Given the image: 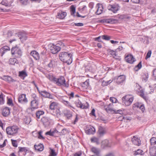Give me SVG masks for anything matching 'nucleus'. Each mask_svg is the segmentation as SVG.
I'll use <instances>...</instances> for the list:
<instances>
[{"label": "nucleus", "instance_id": "nucleus-42", "mask_svg": "<svg viewBox=\"0 0 156 156\" xmlns=\"http://www.w3.org/2000/svg\"><path fill=\"white\" fill-rule=\"evenodd\" d=\"M44 112L43 111H39L36 112V117L37 118L39 119L40 118V116L41 115L44 114Z\"/></svg>", "mask_w": 156, "mask_h": 156}, {"label": "nucleus", "instance_id": "nucleus-19", "mask_svg": "<svg viewBox=\"0 0 156 156\" xmlns=\"http://www.w3.org/2000/svg\"><path fill=\"white\" fill-rule=\"evenodd\" d=\"M91 151L96 156H101V151L99 149L95 147H92L91 149Z\"/></svg>", "mask_w": 156, "mask_h": 156}, {"label": "nucleus", "instance_id": "nucleus-32", "mask_svg": "<svg viewBox=\"0 0 156 156\" xmlns=\"http://www.w3.org/2000/svg\"><path fill=\"white\" fill-rule=\"evenodd\" d=\"M98 132L100 136H103L106 133V131L105 128L102 127H99V128Z\"/></svg>", "mask_w": 156, "mask_h": 156}, {"label": "nucleus", "instance_id": "nucleus-34", "mask_svg": "<svg viewBox=\"0 0 156 156\" xmlns=\"http://www.w3.org/2000/svg\"><path fill=\"white\" fill-rule=\"evenodd\" d=\"M64 114L68 119H70L72 116L71 113L68 110L65 111Z\"/></svg>", "mask_w": 156, "mask_h": 156}, {"label": "nucleus", "instance_id": "nucleus-27", "mask_svg": "<svg viewBox=\"0 0 156 156\" xmlns=\"http://www.w3.org/2000/svg\"><path fill=\"white\" fill-rule=\"evenodd\" d=\"M76 104L77 107H80L81 108L86 109L88 107L87 106H86L82 104L80 101L79 100L76 101Z\"/></svg>", "mask_w": 156, "mask_h": 156}, {"label": "nucleus", "instance_id": "nucleus-53", "mask_svg": "<svg viewBox=\"0 0 156 156\" xmlns=\"http://www.w3.org/2000/svg\"><path fill=\"white\" fill-rule=\"evenodd\" d=\"M7 104L11 106H13V104L12 103V100L11 99L9 98L8 99L7 102Z\"/></svg>", "mask_w": 156, "mask_h": 156}, {"label": "nucleus", "instance_id": "nucleus-47", "mask_svg": "<svg viewBox=\"0 0 156 156\" xmlns=\"http://www.w3.org/2000/svg\"><path fill=\"white\" fill-rule=\"evenodd\" d=\"M20 2L22 5H26L28 3V0H19Z\"/></svg>", "mask_w": 156, "mask_h": 156}, {"label": "nucleus", "instance_id": "nucleus-20", "mask_svg": "<svg viewBox=\"0 0 156 156\" xmlns=\"http://www.w3.org/2000/svg\"><path fill=\"white\" fill-rule=\"evenodd\" d=\"M112 146V144L111 142H109L108 140H105L101 142V147H110Z\"/></svg>", "mask_w": 156, "mask_h": 156}, {"label": "nucleus", "instance_id": "nucleus-49", "mask_svg": "<svg viewBox=\"0 0 156 156\" xmlns=\"http://www.w3.org/2000/svg\"><path fill=\"white\" fill-rule=\"evenodd\" d=\"M112 81L113 80H110L106 81L104 80L102 82V84L104 86L107 85L108 84L112 83Z\"/></svg>", "mask_w": 156, "mask_h": 156}, {"label": "nucleus", "instance_id": "nucleus-28", "mask_svg": "<svg viewBox=\"0 0 156 156\" xmlns=\"http://www.w3.org/2000/svg\"><path fill=\"white\" fill-rule=\"evenodd\" d=\"M51 103L50 105V108L51 110H55L57 107L58 105V103L55 102H52L51 101H50Z\"/></svg>", "mask_w": 156, "mask_h": 156}, {"label": "nucleus", "instance_id": "nucleus-41", "mask_svg": "<svg viewBox=\"0 0 156 156\" xmlns=\"http://www.w3.org/2000/svg\"><path fill=\"white\" fill-rule=\"evenodd\" d=\"M71 9V15L73 16H74L75 13V12L76 8L74 5H72L70 7Z\"/></svg>", "mask_w": 156, "mask_h": 156}, {"label": "nucleus", "instance_id": "nucleus-57", "mask_svg": "<svg viewBox=\"0 0 156 156\" xmlns=\"http://www.w3.org/2000/svg\"><path fill=\"white\" fill-rule=\"evenodd\" d=\"M54 132H51V131L47 132L45 133L46 135H49L51 136H53L54 135Z\"/></svg>", "mask_w": 156, "mask_h": 156}, {"label": "nucleus", "instance_id": "nucleus-7", "mask_svg": "<svg viewBox=\"0 0 156 156\" xmlns=\"http://www.w3.org/2000/svg\"><path fill=\"white\" fill-rule=\"evenodd\" d=\"M50 49L52 54H55L60 50L61 48L59 46L58 44L56 45L52 44L50 47Z\"/></svg>", "mask_w": 156, "mask_h": 156}, {"label": "nucleus", "instance_id": "nucleus-63", "mask_svg": "<svg viewBox=\"0 0 156 156\" xmlns=\"http://www.w3.org/2000/svg\"><path fill=\"white\" fill-rule=\"evenodd\" d=\"M139 108L143 112H144L145 110V108L143 105H141L140 106Z\"/></svg>", "mask_w": 156, "mask_h": 156}, {"label": "nucleus", "instance_id": "nucleus-45", "mask_svg": "<svg viewBox=\"0 0 156 156\" xmlns=\"http://www.w3.org/2000/svg\"><path fill=\"white\" fill-rule=\"evenodd\" d=\"M151 145H154L156 144V138L153 137L151 138L150 140Z\"/></svg>", "mask_w": 156, "mask_h": 156}, {"label": "nucleus", "instance_id": "nucleus-58", "mask_svg": "<svg viewBox=\"0 0 156 156\" xmlns=\"http://www.w3.org/2000/svg\"><path fill=\"white\" fill-rule=\"evenodd\" d=\"M119 119L120 120H121L122 121H125L126 120H129V119L127 118L126 117H123V116L120 117L119 118Z\"/></svg>", "mask_w": 156, "mask_h": 156}, {"label": "nucleus", "instance_id": "nucleus-35", "mask_svg": "<svg viewBox=\"0 0 156 156\" xmlns=\"http://www.w3.org/2000/svg\"><path fill=\"white\" fill-rule=\"evenodd\" d=\"M90 140L92 142L96 143L97 144H98L100 143L99 139L98 138L93 137L91 138Z\"/></svg>", "mask_w": 156, "mask_h": 156}, {"label": "nucleus", "instance_id": "nucleus-44", "mask_svg": "<svg viewBox=\"0 0 156 156\" xmlns=\"http://www.w3.org/2000/svg\"><path fill=\"white\" fill-rule=\"evenodd\" d=\"M135 90L136 91L139 92L142 91V89L141 88V87L138 84H136Z\"/></svg>", "mask_w": 156, "mask_h": 156}, {"label": "nucleus", "instance_id": "nucleus-2", "mask_svg": "<svg viewBox=\"0 0 156 156\" xmlns=\"http://www.w3.org/2000/svg\"><path fill=\"white\" fill-rule=\"evenodd\" d=\"M133 99L134 97L132 95L128 94L122 98V102L123 105L129 106L131 104Z\"/></svg>", "mask_w": 156, "mask_h": 156}, {"label": "nucleus", "instance_id": "nucleus-22", "mask_svg": "<svg viewBox=\"0 0 156 156\" xmlns=\"http://www.w3.org/2000/svg\"><path fill=\"white\" fill-rule=\"evenodd\" d=\"M66 15V12L60 11L58 13L57 17L58 19H63L65 17Z\"/></svg>", "mask_w": 156, "mask_h": 156}, {"label": "nucleus", "instance_id": "nucleus-5", "mask_svg": "<svg viewBox=\"0 0 156 156\" xmlns=\"http://www.w3.org/2000/svg\"><path fill=\"white\" fill-rule=\"evenodd\" d=\"M18 128L16 126L7 127L6 129L7 133L9 135H14L17 133Z\"/></svg>", "mask_w": 156, "mask_h": 156}, {"label": "nucleus", "instance_id": "nucleus-25", "mask_svg": "<svg viewBox=\"0 0 156 156\" xmlns=\"http://www.w3.org/2000/svg\"><path fill=\"white\" fill-rule=\"evenodd\" d=\"M1 78L9 83L14 81V80L10 76H4L1 77Z\"/></svg>", "mask_w": 156, "mask_h": 156}, {"label": "nucleus", "instance_id": "nucleus-23", "mask_svg": "<svg viewBox=\"0 0 156 156\" xmlns=\"http://www.w3.org/2000/svg\"><path fill=\"white\" fill-rule=\"evenodd\" d=\"M10 113L9 108L8 107H5L4 108L2 112V114L4 116H7Z\"/></svg>", "mask_w": 156, "mask_h": 156}, {"label": "nucleus", "instance_id": "nucleus-52", "mask_svg": "<svg viewBox=\"0 0 156 156\" xmlns=\"http://www.w3.org/2000/svg\"><path fill=\"white\" fill-rule=\"evenodd\" d=\"M51 152L50 153V155L52 156H56L57 155L55 151V150L53 149H50Z\"/></svg>", "mask_w": 156, "mask_h": 156}, {"label": "nucleus", "instance_id": "nucleus-37", "mask_svg": "<svg viewBox=\"0 0 156 156\" xmlns=\"http://www.w3.org/2000/svg\"><path fill=\"white\" fill-rule=\"evenodd\" d=\"M144 154L143 151L140 149H138L137 151H134V154L135 155H142Z\"/></svg>", "mask_w": 156, "mask_h": 156}, {"label": "nucleus", "instance_id": "nucleus-29", "mask_svg": "<svg viewBox=\"0 0 156 156\" xmlns=\"http://www.w3.org/2000/svg\"><path fill=\"white\" fill-rule=\"evenodd\" d=\"M149 153L151 156H156V147H153L150 148Z\"/></svg>", "mask_w": 156, "mask_h": 156}, {"label": "nucleus", "instance_id": "nucleus-1", "mask_svg": "<svg viewBox=\"0 0 156 156\" xmlns=\"http://www.w3.org/2000/svg\"><path fill=\"white\" fill-rule=\"evenodd\" d=\"M59 56L61 61L67 63L68 64H70L72 62V55L71 53L61 52L59 53Z\"/></svg>", "mask_w": 156, "mask_h": 156}, {"label": "nucleus", "instance_id": "nucleus-33", "mask_svg": "<svg viewBox=\"0 0 156 156\" xmlns=\"http://www.w3.org/2000/svg\"><path fill=\"white\" fill-rule=\"evenodd\" d=\"M27 73L25 71L23 70L19 72V76L21 78H23V79H24L25 77L27 76Z\"/></svg>", "mask_w": 156, "mask_h": 156}, {"label": "nucleus", "instance_id": "nucleus-39", "mask_svg": "<svg viewBox=\"0 0 156 156\" xmlns=\"http://www.w3.org/2000/svg\"><path fill=\"white\" fill-rule=\"evenodd\" d=\"M1 4L6 6H10L11 5V4L10 2H9L7 0H2L1 2Z\"/></svg>", "mask_w": 156, "mask_h": 156}, {"label": "nucleus", "instance_id": "nucleus-14", "mask_svg": "<svg viewBox=\"0 0 156 156\" xmlns=\"http://www.w3.org/2000/svg\"><path fill=\"white\" fill-rule=\"evenodd\" d=\"M96 8H97L96 13L97 15L101 14L103 12V7L102 5L100 4H97L96 5Z\"/></svg>", "mask_w": 156, "mask_h": 156}, {"label": "nucleus", "instance_id": "nucleus-26", "mask_svg": "<svg viewBox=\"0 0 156 156\" xmlns=\"http://www.w3.org/2000/svg\"><path fill=\"white\" fill-rule=\"evenodd\" d=\"M19 39L22 42H23L27 39V37L25 34L22 33H20L17 35Z\"/></svg>", "mask_w": 156, "mask_h": 156}, {"label": "nucleus", "instance_id": "nucleus-16", "mask_svg": "<svg viewBox=\"0 0 156 156\" xmlns=\"http://www.w3.org/2000/svg\"><path fill=\"white\" fill-rule=\"evenodd\" d=\"M131 141L134 144L140 146L141 144V141L139 138L135 136H133L131 139Z\"/></svg>", "mask_w": 156, "mask_h": 156}, {"label": "nucleus", "instance_id": "nucleus-8", "mask_svg": "<svg viewBox=\"0 0 156 156\" xmlns=\"http://www.w3.org/2000/svg\"><path fill=\"white\" fill-rule=\"evenodd\" d=\"M85 130L86 133L87 134H94L95 132L94 128L90 125L87 126Z\"/></svg>", "mask_w": 156, "mask_h": 156}, {"label": "nucleus", "instance_id": "nucleus-55", "mask_svg": "<svg viewBox=\"0 0 156 156\" xmlns=\"http://www.w3.org/2000/svg\"><path fill=\"white\" fill-rule=\"evenodd\" d=\"M110 100L112 103H115L117 101V99L114 97H111L110 98Z\"/></svg>", "mask_w": 156, "mask_h": 156}, {"label": "nucleus", "instance_id": "nucleus-59", "mask_svg": "<svg viewBox=\"0 0 156 156\" xmlns=\"http://www.w3.org/2000/svg\"><path fill=\"white\" fill-rule=\"evenodd\" d=\"M66 130L65 129H63L60 132V135H64L66 133Z\"/></svg>", "mask_w": 156, "mask_h": 156}, {"label": "nucleus", "instance_id": "nucleus-60", "mask_svg": "<svg viewBox=\"0 0 156 156\" xmlns=\"http://www.w3.org/2000/svg\"><path fill=\"white\" fill-rule=\"evenodd\" d=\"M54 63V61H51L48 64V66L49 67L51 68L53 67V63Z\"/></svg>", "mask_w": 156, "mask_h": 156}, {"label": "nucleus", "instance_id": "nucleus-64", "mask_svg": "<svg viewBox=\"0 0 156 156\" xmlns=\"http://www.w3.org/2000/svg\"><path fill=\"white\" fill-rule=\"evenodd\" d=\"M105 156H115L113 153H109L107 154Z\"/></svg>", "mask_w": 156, "mask_h": 156}, {"label": "nucleus", "instance_id": "nucleus-30", "mask_svg": "<svg viewBox=\"0 0 156 156\" xmlns=\"http://www.w3.org/2000/svg\"><path fill=\"white\" fill-rule=\"evenodd\" d=\"M34 147L35 149L38 151H42L44 149V146L41 144H39L38 145H35Z\"/></svg>", "mask_w": 156, "mask_h": 156}, {"label": "nucleus", "instance_id": "nucleus-11", "mask_svg": "<svg viewBox=\"0 0 156 156\" xmlns=\"http://www.w3.org/2000/svg\"><path fill=\"white\" fill-rule=\"evenodd\" d=\"M38 99H36L31 101V106L32 109H36L38 108Z\"/></svg>", "mask_w": 156, "mask_h": 156}, {"label": "nucleus", "instance_id": "nucleus-18", "mask_svg": "<svg viewBox=\"0 0 156 156\" xmlns=\"http://www.w3.org/2000/svg\"><path fill=\"white\" fill-rule=\"evenodd\" d=\"M126 61L130 64H132L135 61V58L131 55H128L125 58Z\"/></svg>", "mask_w": 156, "mask_h": 156}, {"label": "nucleus", "instance_id": "nucleus-15", "mask_svg": "<svg viewBox=\"0 0 156 156\" xmlns=\"http://www.w3.org/2000/svg\"><path fill=\"white\" fill-rule=\"evenodd\" d=\"M10 48L9 47L7 46H4L0 49V53L1 56L2 57L3 55L6 53L8 51H9Z\"/></svg>", "mask_w": 156, "mask_h": 156}, {"label": "nucleus", "instance_id": "nucleus-13", "mask_svg": "<svg viewBox=\"0 0 156 156\" xmlns=\"http://www.w3.org/2000/svg\"><path fill=\"white\" fill-rule=\"evenodd\" d=\"M41 121L45 127L48 126L50 124V119L47 117H43L41 119Z\"/></svg>", "mask_w": 156, "mask_h": 156}, {"label": "nucleus", "instance_id": "nucleus-40", "mask_svg": "<svg viewBox=\"0 0 156 156\" xmlns=\"http://www.w3.org/2000/svg\"><path fill=\"white\" fill-rule=\"evenodd\" d=\"M82 86L85 88L88 87L89 85V79H87L85 82H84L82 84Z\"/></svg>", "mask_w": 156, "mask_h": 156}, {"label": "nucleus", "instance_id": "nucleus-50", "mask_svg": "<svg viewBox=\"0 0 156 156\" xmlns=\"http://www.w3.org/2000/svg\"><path fill=\"white\" fill-rule=\"evenodd\" d=\"M101 38L104 40H109L110 39V37L107 35H104L101 36Z\"/></svg>", "mask_w": 156, "mask_h": 156}, {"label": "nucleus", "instance_id": "nucleus-43", "mask_svg": "<svg viewBox=\"0 0 156 156\" xmlns=\"http://www.w3.org/2000/svg\"><path fill=\"white\" fill-rule=\"evenodd\" d=\"M4 95L2 93L0 94V105L3 104L4 103Z\"/></svg>", "mask_w": 156, "mask_h": 156}, {"label": "nucleus", "instance_id": "nucleus-48", "mask_svg": "<svg viewBox=\"0 0 156 156\" xmlns=\"http://www.w3.org/2000/svg\"><path fill=\"white\" fill-rule=\"evenodd\" d=\"M142 67V65L141 62H140L139 64L136 66L135 68V69L136 71H138Z\"/></svg>", "mask_w": 156, "mask_h": 156}, {"label": "nucleus", "instance_id": "nucleus-3", "mask_svg": "<svg viewBox=\"0 0 156 156\" xmlns=\"http://www.w3.org/2000/svg\"><path fill=\"white\" fill-rule=\"evenodd\" d=\"M11 54L13 57L16 58H20L22 55V52L20 49L16 46L11 49Z\"/></svg>", "mask_w": 156, "mask_h": 156}, {"label": "nucleus", "instance_id": "nucleus-12", "mask_svg": "<svg viewBox=\"0 0 156 156\" xmlns=\"http://www.w3.org/2000/svg\"><path fill=\"white\" fill-rule=\"evenodd\" d=\"M39 93L42 96L47 98L53 99L52 95L46 91H41L39 92Z\"/></svg>", "mask_w": 156, "mask_h": 156}, {"label": "nucleus", "instance_id": "nucleus-17", "mask_svg": "<svg viewBox=\"0 0 156 156\" xmlns=\"http://www.w3.org/2000/svg\"><path fill=\"white\" fill-rule=\"evenodd\" d=\"M117 20L115 19H110L101 20L100 22L104 23H114L116 22Z\"/></svg>", "mask_w": 156, "mask_h": 156}, {"label": "nucleus", "instance_id": "nucleus-56", "mask_svg": "<svg viewBox=\"0 0 156 156\" xmlns=\"http://www.w3.org/2000/svg\"><path fill=\"white\" fill-rule=\"evenodd\" d=\"M151 51H149L148 52L147 55L145 57L146 59H147L148 58H150L151 56Z\"/></svg>", "mask_w": 156, "mask_h": 156}, {"label": "nucleus", "instance_id": "nucleus-6", "mask_svg": "<svg viewBox=\"0 0 156 156\" xmlns=\"http://www.w3.org/2000/svg\"><path fill=\"white\" fill-rule=\"evenodd\" d=\"M113 104L110 103L109 105H105L104 108L107 113L114 114L115 112V110L113 108Z\"/></svg>", "mask_w": 156, "mask_h": 156}, {"label": "nucleus", "instance_id": "nucleus-24", "mask_svg": "<svg viewBox=\"0 0 156 156\" xmlns=\"http://www.w3.org/2000/svg\"><path fill=\"white\" fill-rule=\"evenodd\" d=\"M125 76L123 75L119 76L116 79V82L118 84H120L122 83L125 80Z\"/></svg>", "mask_w": 156, "mask_h": 156}, {"label": "nucleus", "instance_id": "nucleus-36", "mask_svg": "<svg viewBox=\"0 0 156 156\" xmlns=\"http://www.w3.org/2000/svg\"><path fill=\"white\" fill-rule=\"evenodd\" d=\"M46 77L51 81L54 82L55 79L56 78L53 76L52 75L50 74H47L46 75Z\"/></svg>", "mask_w": 156, "mask_h": 156}, {"label": "nucleus", "instance_id": "nucleus-9", "mask_svg": "<svg viewBox=\"0 0 156 156\" xmlns=\"http://www.w3.org/2000/svg\"><path fill=\"white\" fill-rule=\"evenodd\" d=\"M119 6L117 4L110 5L108 6V9L113 13H115L119 10Z\"/></svg>", "mask_w": 156, "mask_h": 156}, {"label": "nucleus", "instance_id": "nucleus-54", "mask_svg": "<svg viewBox=\"0 0 156 156\" xmlns=\"http://www.w3.org/2000/svg\"><path fill=\"white\" fill-rule=\"evenodd\" d=\"M42 131H40L38 132V137L40 139H44V138L42 135Z\"/></svg>", "mask_w": 156, "mask_h": 156}, {"label": "nucleus", "instance_id": "nucleus-61", "mask_svg": "<svg viewBox=\"0 0 156 156\" xmlns=\"http://www.w3.org/2000/svg\"><path fill=\"white\" fill-rule=\"evenodd\" d=\"M153 76L154 77V79H156V69H154L153 70Z\"/></svg>", "mask_w": 156, "mask_h": 156}, {"label": "nucleus", "instance_id": "nucleus-21", "mask_svg": "<svg viewBox=\"0 0 156 156\" xmlns=\"http://www.w3.org/2000/svg\"><path fill=\"white\" fill-rule=\"evenodd\" d=\"M36 60H38L40 58V56L38 53L35 51H32L30 53Z\"/></svg>", "mask_w": 156, "mask_h": 156}, {"label": "nucleus", "instance_id": "nucleus-62", "mask_svg": "<svg viewBox=\"0 0 156 156\" xmlns=\"http://www.w3.org/2000/svg\"><path fill=\"white\" fill-rule=\"evenodd\" d=\"M101 38V36H100L97 37H96L94 38V40L96 41H97L98 42H101V40L100 39Z\"/></svg>", "mask_w": 156, "mask_h": 156}, {"label": "nucleus", "instance_id": "nucleus-46", "mask_svg": "<svg viewBox=\"0 0 156 156\" xmlns=\"http://www.w3.org/2000/svg\"><path fill=\"white\" fill-rule=\"evenodd\" d=\"M109 53L110 55H111V56L115 58L116 56V55L115 52L113 50H110L109 51Z\"/></svg>", "mask_w": 156, "mask_h": 156}, {"label": "nucleus", "instance_id": "nucleus-38", "mask_svg": "<svg viewBox=\"0 0 156 156\" xmlns=\"http://www.w3.org/2000/svg\"><path fill=\"white\" fill-rule=\"evenodd\" d=\"M18 62V60L16 58H10L9 60V64L12 65H14L15 63Z\"/></svg>", "mask_w": 156, "mask_h": 156}, {"label": "nucleus", "instance_id": "nucleus-31", "mask_svg": "<svg viewBox=\"0 0 156 156\" xmlns=\"http://www.w3.org/2000/svg\"><path fill=\"white\" fill-rule=\"evenodd\" d=\"M19 151H18V153H20V152H25V155L26 154V152L28 151V148L25 147H18Z\"/></svg>", "mask_w": 156, "mask_h": 156}, {"label": "nucleus", "instance_id": "nucleus-4", "mask_svg": "<svg viewBox=\"0 0 156 156\" xmlns=\"http://www.w3.org/2000/svg\"><path fill=\"white\" fill-rule=\"evenodd\" d=\"M54 83L59 86H63L66 87H68L69 85L66 83L65 78L62 76H60L58 78L55 79Z\"/></svg>", "mask_w": 156, "mask_h": 156}, {"label": "nucleus", "instance_id": "nucleus-51", "mask_svg": "<svg viewBox=\"0 0 156 156\" xmlns=\"http://www.w3.org/2000/svg\"><path fill=\"white\" fill-rule=\"evenodd\" d=\"M11 141L13 147H17V143L16 140L12 139Z\"/></svg>", "mask_w": 156, "mask_h": 156}, {"label": "nucleus", "instance_id": "nucleus-10", "mask_svg": "<svg viewBox=\"0 0 156 156\" xmlns=\"http://www.w3.org/2000/svg\"><path fill=\"white\" fill-rule=\"evenodd\" d=\"M18 101L19 102L25 104L27 103L28 100L27 98H26L25 94H22L20 95L19 97Z\"/></svg>", "mask_w": 156, "mask_h": 156}]
</instances>
